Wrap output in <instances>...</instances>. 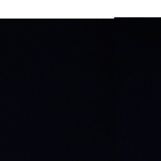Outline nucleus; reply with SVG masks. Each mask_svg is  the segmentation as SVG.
I'll list each match as a JSON object with an SVG mask.
<instances>
[{
    "instance_id": "1",
    "label": "nucleus",
    "mask_w": 161,
    "mask_h": 161,
    "mask_svg": "<svg viewBox=\"0 0 161 161\" xmlns=\"http://www.w3.org/2000/svg\"><path fill=\"white\" fill-rule=\"evenodd\" d=\"M92 60H94V59L93 58H92Z\"/></svg>"
}]
</instances>
